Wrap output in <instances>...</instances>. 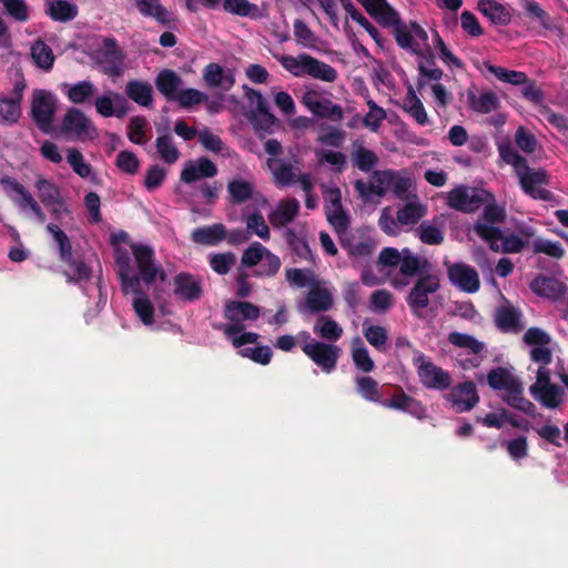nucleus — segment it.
Instances as JSON below:
<instances>
[{"label": "nucleus", "mask_w": 568, "mask_h": 568, "mask_svg": "<svg viewBox=\"0 0 568 568\" xmlns=\"http://www.w3.org/2000/svg\"><path fill=\"white\" fill-rule=\"evenodd\" d=\"M378 23L393 27L394 36L404 49H410L418 55H424L423 51L429 53L427 32L416 22L409 26L403 23L398 13L387 3L386 0H357Z\"/></svg>", "instance_id": "1"}, {"label": "nucleus", "mask_w": 568, "mask_h": 568, "mask_svg": "<svg viewBox=\"0 0 568 568\" xmlns=\"http://www.w3.org/2000/svg\"><path fill=\"white\" fill-rule=\"evenodd\" d=\"M323 197L325 202L326 217L336 233L347 231L349 226V216L342 204V193L337 186L322 185Z\"/></svg>", "instance_id": "9"}, {"label": "nucleus", "mask_w": 568, "mask_h": 568, "mask_svg": "<svg viewBox=\"0 0 568 568\" xmlns=\"http://www.w3.org/2000/svg\"><path fill=\"white\" fill-rule=\"evenodd\" d=\"M474 231L489 244L490 250L494 252H503L505 254L519 253L527 243L515 233L505 234L499 227L483 222H476Z\"/></svg>", "instance_id": "4"}, {"label": "nucleus", "mask_w": 568, "mask_h": 568, "mask_svg": "<svg viewBox=\"0 0 568 568\" xmlns=\"http://www.w3.org/2000/svg\"><path fill=\"white\" fill-rule=\"evenodd\" d=\"M175 134L184 141H191L197 139L199 142H220V140L213 135L209 129L203 128L197 130L193 125H189L185 121H178L173 128Z\"/></svg>", "instance_id": "39"}, {"label": "nucleus", "mask_w": 568, "mask_h": 568, "mask_svg": "<svg viewBox=\"0 0 568 568\" xmlns=\"http://www.w3.org/2000/svg\"><path fill=\"white\" fill-rule=\"evenodd\" d=\"M467 102L469 108L477 113L487 114L499 108V99L495 92L486 91L477 94L476 90H467Z\"/></svg>", "instance_id": "25"}, {"label": "nucleus", "mask_w": 568, "mask_h": 568, "mask_svg": "<svg viewBox=\"0 0 568 568\" xmlns=\"http://www.w3.org/2000/svg\"><path fill=\"white\" fill-rule=\"evenodd\" d=\"M439 288V277L435 274L426 273L415 282L406 297V303L414 316L423 317L422 311L429 305V295L436 293Z\"/></svg>", "instance_id": "7"}, {"label": "nucleus", "mask_w": 568, "mask_h": 568, "mask_svg": "<svg viewBox=\"0 0 568 568\" xmlns=\"http://www.w3.org/2000/svg\"><path fill=\"white\" fill-rule=\"evenodd\" d=\"M418 240L426 245H442L445 241V223L442 217L422 221L415 229Z\"/></svg>", "instance_id": "20"}, {"label": "nucleus", "mask_w": 568, "mask_h": 568, "mask_svg": "<svg viewBox=\"0 0 568 568\" xmlns=\"http://www.w3.org/2000/svg\"><path fill=\"white\" fill-rule=\"evenodd\" d=\"M564 395V388L554 384L538 392L537 396H534V398L547 408H556L561 404Z\"/></svg>", "instance_id": "53"}, {"label": "nucleus", "mask_w": 568, "mask_h": 568, "mask_svg": "<svg viewBox=\"0 0 568 568\" xmlns=\"http://www.w3.org/2000/svg\"><path fill=\"white\" fill-rule=\"evenodd\" d=\"M267 166L272 171L274 183L278 187H285L296 182V175L291 162L282 159H268Z\"/></svg>", "instance_id": "33"}, {"label": "nucleus", "mask_w": 568, "mask_h": 568, "mask_svg": "<svg viewBox=\"0 0 568 568\" xmlns=\"http://www.w3.org/2000/svg\"><path fill=\"white\" fill-rule=\"evenodd\" d=\"M132 254L142 281L145 284H152L156 280L159 268L154 263V252L148 245H133Z\"/></svg>", "instance_id": "19"}, {"label": "nucleus", "mask_w": 568, "mask_h": 568, "mask_svg": "<svg viewBox=\"0 0 568 568\" xmlns=\"http://www.w3.org/2000/svg\"><path fill=\"white\" fill-rule=\"evenodd\" d=\"M352 161L354 166H356L358 170L363 172H369L376 166L378 158L373 151L367 150L362 144H359V146L352 154Z\"/></svg>", "instance_id": "56"}, {"label": "nucleus", "mask_w": 568, "mask_h": 568, "mask_svg": "<svg viewBox=\"0 0 568 568\" xmlns=\"http://www.w3.org/2000/svg\"><path fill=\"white\" fill-rule=\"evenodd\" d=\"M36 189L38 190L39 199L44 206H51L55 203H59V187L51 181L40 178L36 182Z\"/></svg>", "instance_id": "50"}, {"label": "nucleus", "mask_w": 568, "mask_h": 568, "mask_svg": "<svg viewBox=\"0 0 568 568\" xmlns=\"http://www.w3.org/2000/svg\"><path fill=\"white\" fill-rule=\"evenodd\" d=\"M521 312L510 304L503 305L495 311V325L504 333L521 329Z\"/></svg>", "instance_id": "24"}, {"label": "nucleus", "mask_w": 568, "mask_h": 568, "mask_svg": "<svg viewBox=\"0 0 568 568\" xmlns=\"http://www.w3.org/2000/svg\"><path fill=\"white\" fill-rule=\"evenodd\" d=\"M531 291L538 296L551 298L554 301L565 297L568 286L562 282L544 275H538L530 283Z\"/></svg>", "instance_id": "21"}, {"label": "nucleus", "mask_w": 568, "mask_h": 568, "mask_svg": "<svg viewBox=\"0 0 568 568\" xmlns=\"http://www.w3.org/2000/svg\"><path fill=\"white\" fill-rule=\"evenodd\" d=\"M31 57L34 63L43 70H50L53 67V51L40 39L31 45Z\"/></svg>", "instance_id": "46"}, {"label": "nucleus", "mask_w": 568, "mask_h": 568, "mask_svg": "<svg viewBox=\"0 0 568 568\" xmlns=\"http://www.w3.org/2000/svg\"><path fill=\"white\" fill-rule=\"evenodd\" d=\"M402 257L399 263V271L404 276L413 277L418 275L424 276L425 270L429 263L427 260H420L416 255L412 254L408 248L402 251Z\"/></svg>", "instance_id": "38"}, {"label": "nucleus", "mask_w": 568, "mask_h": 568, "mask_svg": "<svg viewBox=\"0 0 568 568\" xmlns=\"http://www.w3.org/2000/svg\"><path fill=\"white\" fill-rule=\"evenodd\" d=\"M212 270L220 274L225 275L230 272L231 267L235 264L236 257L233 253H216L212 254L209 258Z\"/></svg>", "instance_id": "62"}, {"label": "nucleus", "mask_w": 568, "mask_h": 568, "mask_svg": "<svg viewBox=\"0 0 568 568\" xmlns=\"http://www.w3.org/2000/svg\"><path fill=\"white\" fill-rule=\"evenodd\" d=\"M532 251L536 254H546L547 256L560 260L565 256L566 252L559 242H552L538 237L532 243Z\"/></svg>", "instance_id": "57"}, {"label": "nucleus", "mask_w": 568, "mask_h": 568, "mask_svg": "<svg viewBox=\"0 0 568 568\" xmlns=\"http://www.w3.org/2000/svg\"><path fill=\"white\" fill-rule=\"evenodd\" d=\"M95 111L103 118H123L128 114L130 105L128 100L119 92L106 90L93 101Z\"/></svg>", "instance_id": "15"}, {"label": "nucleus", "mask_w": 568, "mask_h": 568, "mask_svg": "<svg viewBox=\"0 0 568 568\" xmlns=\"http://www.w3.org/2000/svg\"><path fill=\"white\" fill-rule=\"evenodd\" d=\"M57 111V99L47 90H34L31 101V116L38 129L52 134L57 124L53 123Z\"/></svg>", "instance_id": "5"}, {"label": "nucleus", "mask_w": 568, "mask_h": 568, "mask_svg": "<svg viewBox=\"0 0 568 568\" xmlns=\"http://www.w3.org/2000/svg\"><path fill=\"white\" fill-rule=\"evenodd\" d=\"M261 310L246 301H229L224 306V317L230 322L256 321Z\"/></svg>", "instance_id": "22"}, {"label": "nucleus", "mask_w": 568, "mask_h": 568, "mask_svg": "<svg viewBox=\"0 0 568 568\" xmlns=\"http://www.w3.org/2000/svg\"><path fill=\"white\" fill-rule=\"evenodd\" d=\"M302 103L315 116L327 119L336 123L344 119V110L334 103L325 93L316 89H306L302 95Z\"/></svg>", "instance_id": "6"}, {"label": "nucleus", "mask_w": 568, "mask_h": 568, "mask_svg": "<svg viewBox=\"0 0 568 568\" xmlns=\"http://www.w3.org/2000/svg\"><path fill=\"white\" fill-rule=\"evenodd\" d=\"M487 382L493 389L505 390L506 394L511 390H517V385L521 383L507 368L500 366L493 368L488 373Z\"/></svg>", "instance_id": "30"}, {"label": "nucleus", "mask_w": 568, "mask_h": 568, "mask_svg": "<svg viewBox=\"0 0 568 568\" xmlns=\"http://www.w3.org/2000/svg\"><path fill=\"white\" fill-rule=\"evenodd\" d=\"M274 58L294 77L302 78L308 75L328 83L336 81L338 78L336 69L306 53H301L296 57L274 54Z\"/></svg>", "instance_id": "2"}, {"label": "nucleus", "mask_w": 568, "mask_h": 568, "mask_svg": "<svg viewBox=\"0 0 568 568\" xmlns=\"http://www.w3.org/2000/svg\"><path fill=\"white\" fill-rule=\"evenodd\" d=\"M62 262L69 266V270L63 272L69 283H78L89 281L91 278L92 271L83 260H75L71 254V258L69 261Z\"/></svg>", "instance_id": "45"}, {"label": "nucleus", "mask_w": 568, "mask_h": 568, "mask_svg": "<svg viewBox=\"0 0 568 568\" xmlns=\"http://www.w3.org/2000/svg\"><path fill=\"white\" fill-rule=\"evenodd\" d=\"M268 253V248L260 242H253L244 252L241 258L243 266L253 267L262 262L263 257Z\"/></svg>", "instance_id": "63"}, {"label": "nucleus", "mask_w": 568, "mask_h": 568, "mask_svg": "<svg viewBox=\"0 0 568 568\" xmlns=\"http://www.w3.org/2000/svg\"><path fill=\"white\" fill-rule=\"evenodd\" d=\"M427 214V206L414 195L413 201L406 202L397 210V222L403 226H410L417 224Z\"/></svg>", "instance_id": "29"}, {"label": "nucleus", "mask_w": 568, "mask_h": 568, "mask_svg": "<svg viewBox=\"0 0 568 568\" xmlns=\"http://www.w3.org/2000/svg\"><path fill=\"white\" fill-rule=\"evenodd\" d=\"M223 9L227 13L258 19L261 17L260 9L255 3L248 0H224Z\"/></svg>", "instance_id": "44"}, {"label": "nucleus", "mask_w": 568, "mask_h": 568, "mask_svg": "<svg viewBox=\"0 0 568 568\" xmlns=\"http://www.w3.org/2000/svg\"><path fill=\"white\" fill-rule=\"evenodd\" d=\"M45 229L58 245L61 261H69L72 254V245L68 235L54 223H49Z\"/></svg>", "instance_id": "51"}, {"label": "nucleus", "mask_w": 568, "mask_h": 568, "mask_svg": "<svg viewBox=\"0 0 568 568\" xmlns=\"http://www.w3.org/2000/svg\"><path fill=\"white\" fill-rule=\"evenodd\" d=\"M333 296L325 287L314 285L305 297V307L313 314L324 313L333 307Z\"/></svg>", "instance_id": "28"}, {"label": "nucleus", "mask_w": 568, "mask_h": 568, "mask_svg": "<svg viewBox=\"0 0 568 568\" xmlns=\"http://www.w3.org/2000/svg\"><path fill=\"white\" fill-rule=\"evenodd\" d=\"M191 239L194 243L214 246L226 239V227L222 223L196 227L192 231Z\"/></svg>", "instance_id": "27"}, {"label": "nucleus", "mask_w": 568, "mask_h": 568, "mask_svg": "<svg viewBox=\"0 0 568 568\" xmlns=\"http://www.w3.org/2000/svg\"><path fill=\"white\" fill-rule=\"evenodd\" d=\"M204 80L209 87L230 90L234 84V75L217 63H210L204 70Z\"/></svg>", "instance_id": "31"}, {"label": "nucleus", "mask_w": 568, "mask_h": 568, "mask_svg": "<svg viewBox=\"0 0 568 568\" xmlns=\"http://www.w3.org/2000/svg\"><path fill=\"white\" fill-rule=\"evenodd\" d=\"M125 94L141 106H150L153 102V88L145 81H129L125 85Z\"/></svg>", "instance_id": "32"}, {"label": "nucleus", "mask_w": 568, "mask_h": 568, "mask_svg": "<svg viewBox=\"0 0 568 568\" xmlns=\"http://www.w3.org/2000/svg\"><path fill=\"white\" fill-rule=\"evenodd\" d=\"M447 339L455 347L467 349L473 355H479L485 349L483 342L466 333L452 332Z\"/></svg>", "instance_id": "43"}, {"label": "nucleus", "mask_w": 568, "mask_h": 568, "mask_svg": "<svg viewBox=\"0 0 568 568\" xmlns=\"http://www.w3.org/2000/svg\"><path fill=\"white\" fill-rule=\"evenodd\" d=\"M300 212V202L296 199L283 200L277 207L268 214V221L274 227H283L291 223Z\"/></svg>", "instance_id": "26"}, {"label": "nucleus", "mask_w": 568, "mask_h": 568, "mask_svg": "<svg viewBox=\"0 0 568 568\" xmlns=\"http://www.w3.org/2000/svg\"><path fill=\"white\" fill-rule=\"evenodd\" d=\"M284 237L290 248L300 260L314 262V255L305 237L300 236L292 229L285 231Z\"/></svg>", "instance_id": "42"}, {"label": "nucleus", "mask_w": 568, "mask_h": 568, "mask_svg": "<svg viewBox=\"0 0 568 568\" xmlns=\"http://www.w3.org/2000/svg\"><path fill=\"white\" fill-rule=\"evenodd\" d=\"M313 332L323 339L336 342L343 334V328L331 316L321 315L313 326Z\"/></svg>", "instance_id": "40"}, {"label": "nucleus", "mask_w": 568, "mask_h": 568, "mask_svg": "<svg viewBox=\"0 0 568 568\" xmlns=\"http://www.w3.org/2000/svg\"><path fill=\"white\" fill-rule=\"evenodd\" d=\"M250 121L256 131L272 133L274 128L280 125V120L271 110L262 112H252Z\"/></svg>", "instance_id": "54"}, {"label": "nucleus", "mask_w": 568, "mask_h": 568, "mask_svg": "<svg viewBox=\"0 0 568 568\" xmlns=\"http://www.w3.org/2000/svg\"><path fill=\"white\" fill-rule=\"evenodd\" d=\"M143 17L154 18L158 22L166 24L171 21V13L161 4V0H130Z\"/></svg>", "instance_id": "36"}, {"label": "nucleus", "mask_w": 568, "mask_h": 568, "mask_svg": "<svg viewBox=\"0 0 568 568\" xmlns=\"http://www.w3.org/2000/svg\"><path fill=\"white\" fill-rule=\"evenodd\" d=\"M94 57L104 74L118 78L123 73L124 54L114 39L105 38L102 47L95 50Z\"/></svg>", "instance_id": "10"}, {"label": "nucleus", "mask_w": 568, "mask_h": 568, "mask_svg": "<svg viewBox=\"0 0 568 568\" xmlns=\"http://www.w3.org/2000/svg\"><path fill=\"white\" fill-rule=\"evenodd\" d=\"M173 293L180 301L194 302L203 295L201 278L187 272L176 274L173 277Z\"/></svg>", "instance_id": "16"}, {"label": "nucleus", "mask_w": 568, "mask_h": 568, "mask_svg": "<svg viewBox=\"0 0 568 568\" xmlns=\"http://www.w3.org/2000/svg\"><path fill=\"white\" fill-rule=\"evenodd\" d=\"M49 14L55 21H70L78 14V9L74 4L65 0H55L50 3Z\"/></svg>", "instance_id": "52"}, {"label": "nucleus", "mask_w": 568, "mask_h": 568, "mask_svg": "<svg viewBox=\"0 0 568 568\" xmlns=\"http://www.w3.org/2000/svg\"><path fill=\"white\" fill-rule=\"evenodd\" d=\"M21 114L19 99L1 98L0 99V120L3 122H17Z\"/></svg>", "instance_id": "59"}, {"label": "nucleus", "mask_w": 568, "mask_h": 568, "mask_svg": "<svg viewBox=\"0 0 568 568\" xmlns=\"http://www.w3.org/2000/svg\"><path fill=\"white\" fill-rule=\"evenodd\" d=\"M490 194L485 190L459 185L447 194V205L463 213L477 211Z\"/></svg>", "instance_id": "8"}, {"label": "nucleus", "mask_w": 568, "mask_h": 568, "mask_svg": "<svg viewBox=\"0 0 568 568\" xmlns=\"http://www.w3.org/2000/svg\"><path fill=\"white\" fill-rule=\"evenodd\" d=\"M133 310L144 325L154 323V306L146 294L134 298Z\"/></svg>", "instance_id": "58"}, {"label": "nucleus", "mask_w": 568, "mask_h": 568, "mask_svg": "<svg viewBox=\"0 0 568 568\" xmlns=\"http://www.w3.org/2000/svg\"><path fill=\"white\" fill-rule=\"evenodd\" d=\"M524 192L535 200L552 201L554 193L541 185L549 183V176L542 169L531 170L528 164L517 173Z\"/></svg>", "instance_id": "11"}, {"label": "nucleus", "mask_w": 568, "mask_h": 568, "mask_svg": "<svg viewBox=\"0 0 568 568\" xmlns=\"http://www.w3.org/2000/svg\"><path fill=\"white\" fill-rule=\"evenodd\" d=\"M499 155L501 160L510 164L516 173L523 170L528 163L514 148L513 144H498Z\"/></svg>", "instance_id": "60"}, {"label": "nucleus", "mask_w": 568, "mask_h": 568, "mask_svg": "<svg viewBox=\"0 0 568 568\" xmlns=\"http://www.w3.org/2000/svg\"><path fill=\"white\" fill-rule=\"evenodd\" d=\"M352 358L355 366L363 373H371L375 369V363L359 337L355 339L352 347Z\"/></svg>", "instance_id": "48"}, {"label": "nucleus", "mask_w": 568, "mask_h": 568, "mask_svg": "<svg viewBox=\"0 0 568 568\" xmlns=\"http://www.w3.org/2000/svg\"><path fill=\"white\" fill-rule=\"evenodd\" d=\"M217 174V168L213 161L206 156H200L195 160H189L180 174L181 182L192 184L202 179H211Z\"/></svg>", "instance_id": "18"}, {"label": "nucleus", "mask_w": 568, "mask_h": 568, "mask_svg": "<svg viewBox=\"0 0 568 568\" xmlns=\"http://www.w3.org/2000/svg\"><path fill=\"white\" fill-rule=\"evenodd\" d=\"M293 31L297 44L308 49L317 48V37L303 20L294 21Z\"/></svg>", "instance_id": "55"}, {"label": "nucleus", "mask_w": 568, "mask_h": 568, "mask_svg": "<svg viewBox=\"0 0 568 568\" xmlns=\"http://www.w3.org/2000/svg\"><path fill=\"white\" fill-rule=\"evenodd\" d=\"M64 87L67 88L65 93L68 99L74 104L91 103L97 93L95 85L89 80L79 81Z\"/></svg>", "instance_id": "37"}, {"label": "nucleus", "mask_w": 568, "mask_h": 568, "mask_svg": "<svg viewBox=\"0 0 568 568\" xmlns=\"http://www.w3.org/2000/svg\"><path fill=\"white\" fill-rule=\"evenodd\" d=\"M488 71L493 73L498 80L510 83L514 85L523 84L527 81V75L520 71L507 70L501 67L488 65Z\"/></svg>", "instance_id": "61"}, {"label": "nucleus", "mask_w": 568, "mask_h": 568, "mask_svg": "<svg viewBox=\"0 0 568 568\" xmlns=\"http://www.w3.org/2000/svg\"><path fill=\"white\" fill-rule=\"evenodd\" d=\"M182 84V79L170 69L162 70L155 78L156 89L168 100H174Z\"/></svg>", "instance_id": "35"}, {"label": "nucleus", "mask_w": 568, "mask_h": 568, "mask_svg": "<svg viewBox=\"0 0 568 568\" xmlns=\"http://www.w3.org/2000/svg\"><path fill=\"white\" fill-rule=\"evenodd\" d=\"M523 384L517 385V390H511L504 397V400L511 407L527 414L530 417L536 415V406L532 402L523 396Z\"/></svg>", "instance_id": "47"}, {"label": "nucleus", "mask_w": 568, "mask_h": 568, "mask_svg": "<svg viewBox=\"0 0 568 568\" xmlns=\"http://www.w3.org/2000/svg\"><path fill=\"white\" fill-rule=\"evenodd\" d=\"M246 230L250 233L256 234L258 237H261L264 241H268L271 237L270 229L260 212H254L246 219Z\"/></svg>", "instance_id": "64"}, {"label": "nucleus", "mask_w": 568, "mask_h": 568, "mask_svg": "<svg viewBox=\"0 0 568 568\" xmlns=\"http://www.w3.org/2000/svg\"><path fill=\"white\" fill-rule=\"evenodd\" d=\"M419 358L422 363L417 367V375L426 388L445 390L452 386L453 379L447 371L430 361H425L423 355Z\"/></svg>", "instance_id": "13"}, {"label": "nucleus", "mask_w": 568, "mask_h": 568, "mask_svg": "<svg viewBox=\"0 0 568 568\" xmlns=\"http://www.w3.org/2000/svg\"><path fill=\"white\" fill-rule=\"evenodd\" d=\"M450 283L460 291L473 294L480 287L479 275L475 267L466 263H453L447 268Z\"/></svg>", "instance_id": "14"}, {"label": "nucleus", "mask_w": 568, "mask_h": 568, "mask_svg": "<svg viewBox=\"0 0 568 568\" xmlns=\"http://www.w3.org/2000/svg\"><path fill=\"white\" fill-rule=\"evenodd\" d=\"M446 399L457 412L463 413L473 409L479 402V396L475 383L466 381L454 386L446 395Z\"/></svg>", "instance_id": "17"}, {"label": "nucleus", "mask_w": 568, "mask_h": 568, "mask_svg": "<svg viewBox=\"0 0 568 568\" xmlns=\"http://www.w3.org/2000/svg\"><path fill=\"white\" fill-rule=\"evenodd\" d=\"M227 191L231 195V202L234 204H241L252 197L253 185L242 179H235L229 182Z\"/></svg>", "instance_id": "49"}, {"label": "nucleus", "mask_w": 568, "mask_h": 568, "mask_svg": "<svg viewBox=\"0 0 568 568\" xmlns=\"http://www.w3.org/2000/svg\"><path fill=\"white\" fill-rule=\"evenodd\" d=\"M51 135L82 141H94L99 139V132L92 119L77 108H70L65 112Z\"/></svg>", "instance_id": "3"}, {"label": "nucleus", "mask_w": 568, "mask_h": 568, "mask_svg": "<svg viewBox=\"0 0 568 568\" xmlns=\"http://www.w3.org/2000/svg\"><path fill=\"white\" fill-rule=\"evenodd\" d=\"M0 184L10 200L22 211L28 210L36 201L33 195L11 176H3Z\"/></svg>", "instance_id": "23"}, {"label": "nucleus", "mask_w": 568, "mask_h": 568, "mask_svg": "<svg viewBox=\"0 0 568 568\" xmlns=\"http://www.w3.org/2000/svg\"><path fill=\"white\" fill-rule=\"evenodd\" d=\"M477 7L494 24L507 26L511 20L510 12L496 0H479Z\"/></svg>", "instance_id": "34"}, {"label": "nucleus", "mask_w": 568, "mask_h": 568, "mask_svg": "<svg viewBox=\"0 0 568 568\" xmlns=\"http://www.w3.org/2000/svg\"><path fill=\"white\" fill-rule=\"evenodd\" d=\"M303 353L324 372L331 373L336 368L339 348L333 344L313 341L302 345Z\"/></svg>", "instance_id": "12"}, {"label": "nucleus", "mask_w": 568, "mask_h": 568, "mask_svg": "<svg viewBox=\"0 0 568 568\" xmlns=\"http://www.w3.org/2000/svg\"><path fill=\"white\" fill-rule=\"evenodd\" d=\"M356 392L368 402L377 403L384 400L378 383L371 376H359L355 378Z\"/></svg>", "instance_id": "41"}]
</instances>
